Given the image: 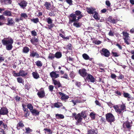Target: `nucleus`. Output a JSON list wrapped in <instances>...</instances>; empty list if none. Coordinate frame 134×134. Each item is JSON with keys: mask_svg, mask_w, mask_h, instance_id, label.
<instances>
[{"mask_svg": "<svg viewBox=\"0 0 134 134\" xmlns=\"http://www.w3.org/2000/svg\"><path fill=\"white\" fill-rule=\"evenodd\" d=\"M37 95L40 98H42L45 96V93L44 90L41 88L37 93Z\"/></svg>", "mask_w": 134, "mask_h": 134, "instance_id": "nucleus-9", "label": "nucleus"}, {"mask_svg": "<svg viewBox=\"0 0 134 134\" xmlns=\"http://www.w3.org/2000/svg\"><path fill=\"white\" fill-rule=\"evenodd\" d=\"M27 3L26 1L23 0L20 3H19L18 4L20 6L21 8L24 9L27 6Z\"/></svg>", "mask_w": 134, "mask_h": 134, "instance_id": "nucleus-16", "label": "nucleus"}, {"mask_svg": "<svg viewBox=\"0 0 134 134\" xmlns=\"http://www.w3.org/2000/svg\"><path fill=\"white\" fill-rule=\"evenodd\" d=\"M81 24V23L80 22H74L73 24V25L77 28L80 27Z\"/></svg>", "mask_w": 134, "mask_h": 134, "instance_id": "nucleus-35", "label": "nucleus"}, {"mask_svg": "<svg viewBox=\"0 0 134 134\" xmlns=\"http://www.w3.org/2000/svg\"><path fill=\"white\" fill-rule=\"evenodd\" d=\"M49 15L50 16H54L55 14L54 12H51L49 13Z\"/></svg>", "mask_w": 134, "mask_h": 134, "instance_id": "nucleus-63", "label": "nucleus"}, {"mask_svg": "<svg viewBox=\"0 0 134 134\" xmlns=\"http://www.w3.org/2000/svg\"><path fill=\"white\" fill-rule=\"evenodd\" d=\"M31 21L37 24L39 22V19L38 18L31 19Z\"/></svg>", "mask_w": 134, "mask_h": 134, "instance_id": "nucleus-40", "label": "nucleus"}, {"mask_svg": "<svg viewBox=\"0 0 134 134\" xmlns=\"http://www.w3.org/2000/svg\"><path fill=\"white\" fill-rule=\"evenodd\" d=\"M73 115L74 116V118L77 121L76 123V124L77 125H79L81 121L82 120V116L80 114H78L77 115H76V114L75 113H74L73 114Z\"/></svg>", "mask_w": 134, "mask_h": 134, "instance_id": "nucleus-6", "label": "nucleus"}, {"mask_svg": "<svg viewBox=\"0 0 134 134\" xmlns=\"http://www.w3.org/2000/svg\"><path fill=\"white\" fill-rule=\"evenodd\" d=\"M43 130L44 131V133L46 134H52L53 133L52 131L50 129L45 128Z\"/></svg>", "mask_w": 134, "mask_h": 134, "instance_id": "nucleus-23", "label": "nucleus"}, {"mask_svg": "<svg viewBox=\"0 0 134 134\" xmlns=\"http://www.w3.org/2000/svg\"><path fill=\"white\" fill-rule=\"evenodd\" d=\"M56 72V71H53L50 73V76L52 79H55L59 77V74H57Z\"/></svg>", "mask_w": 134, "mask_h": 134, "instance_id": "nucleus-14", "label": "nucleus"}, {"mask_svg": "<svg viewBox=\"0 0 134 134\" xmlns=\"http://www.w3.org/2000/svg\"><path fill=\"white\" fill-rule=\"evenodd\" d=\"M106 119L107 121L111 124L112 122L115 121V118L113 115L111 113H108L105 115Z\"/></svg>", "mask_w": 134, "mask_h": 134, "instance_id": "nucleus-3", "label": "nucleus"}, {"mask_svg": "<svg viewBox=\"0 0 134 134\" xmlns=\"http://www.w3.org/2000/svg\"><path fill=\"white\" fill-rule=\"evenodd\" d=\"M27 108L29 109L30 112L33 109V107L32 105L30 103H29L27 105Z\"/></svg>", "mask_w": 134, "mask_h": 134, "instance_id": "nucleus-39", "label": "nucleus"}, {"mask_svg": "<svg viewBox=\"0 0 134 134\" xmlns=\"http://www.w3.org/2000/svg\"><path fill=\"white\" fill-rule=\"evenodd\" d=\"M123 95L124 97L125 98H130L131 97V96L128 93H124Z\"/></svg>", "mask_w": 134, "mask_h": 134, "instance_id": "nucleus-44", "label": "nucleus"}, {"mask_svg": "<svg viewBox=\"0 0 134 134\" xmlns=\"http://www.w3.org/2000/svg\"><path fill=\"white\" fill-rule=\"evenodd\" d=\"M44 6L45 7L46 9L49 10L51 6V4L49 2H45Z\"/></svg>", "mask_w": 134, "mask_h": 134, "instance_id": "nucleus-22", "label": "nucleus"}, {"mask_svg": "<svg viewBox=\"0 0 134 134\" xmlns=\"http://www.w3.org/2000/svg\"><path fill=\"white\" fill-rule=\"evenodd\" d=\"M116 46H117L120 50H122V47L119 43H116L115 44Z\"/></svg>", "mask_w": 134, "mask_h": 134, "instance_id": "nucleus-52", "label": "nucleus"}, {"mask_svg": "<svg viewBox=\"0 0 134 134\" xmlns=\"http://www.w3.org/2000/svg\"><path fill=\"white\" fill-rule=\"evenodd\" d=\"M123 38L126 44L127 45L130 44V43L128 41V40L129 39L128 38Z\"/></svg>", "mask_w": 134, "mask_h": 134, "instance_id": "nucleus-53", "label": "nucleus"}, {"mask_svg": "<svg viewBox=\"0 0 134 134\" xmlns=\"http://www.w3.org/2000/svg\"><path fill=\"white\" fill-rule=\"evenodd\" d=\"M17 81L18 82L20 83H24V81L23 79L21 77H18L17 78Z\"/></svg>", "mask_w": 134, "mask_h": 134, "instance_id": "nucleus-43", "label": "nucleus"}, {"mask_svg": "<svg viewBox=\"0 0 134 134\" xmlns=\"http://www.w3.org/2000/svg\"><path fill=\"white\" fill-rule=\"evenodd\" d=\"M82 57L85 60L88 59L89 56L86 53H84L82 54Z\"/></svg>", "mask_w": 134, "mask_h": 134, "instance_id": "nucleus-42", "label": "nucleus"}, {"mask_svg": "<svg viewBox=\"0 0 134 134\" xmlns=\"http://www.w3.org/2000/svg\"><path fill=\"white\" fill-rule=\"evenodd\" d=\"M8 112L7 109L4 107L2 108L0 110V113L1 115H7Z\"/></svg>", "mask_w": 134, "mask_h": 134, "instance_id": "nucleus-13", "label": "nucleus"}, {"mask_svg": "<svg viewBox=\"0 0 134 134\" xmlns=\"http://www.w3.org/2000/svg\"><path fill=\"white\" fill-rule=\"evenodd\" d=\"M86 77L85 79V80L90 81L92 83H94L95 82V78L91 75L88 74Z\"/></svg>", "mask_w": 134, "mask_h": 134, "instance_id": "nucleus-11", "label": "nucleus"}, {"mask_svg": "<svg viewBox=\"0 0 134 134\" xmlns=\"http://www.w3.org/2000/svg\"><path fill=\"white\" fill-rule=\"evenodd\" d=\"M93 14L94 15L93 16L95 19L97 20H100V16L97 12L96 11Z\"/></svg>", "mask_w": 134, "mask_h": 134, "instance_id": "nucleus-21", "label": "nucleus"}, {"mask_svg": "<svg viewBox=\"0 0 134 134\" xmlns=\"http://www.w3.org/2000/svg\"><path fill=\"white\" fill-rule=\"evenodd\" d=\"M53 88L54 87L52 85H50L49 86V90L51 92L53 91Z\"/></svg>", "mask_w": 134, "mask_h": 134, "instance_id": "nucleus-62", "label": "nucleus"}, {"mask_svg": "<svg viewBox=\"0 0 134 134\" xmlns=\"http://www.w3.org/2000/svg\"><path fill=\"white\" fill-rule=\"evenodd\" d=\"M59 35L65 41H67L69 39L70 37L69 36H67L65 37L62 34H60Z\"/></svg>", "mask_w": 134, "mask_h": 134, "instance_id": "nucleus-33", "label": "nucleus"}, {"mask_svg": "<svg viewBox=\"0 0 134 134\" xmlns=\"http://www.w3.org/2000/svg\"><path fill=\"white\" fill-rule=\"evenodd\" d=\"M21 16L22 17H23L24 18H26L27 17V14L25 13H22L21 14Z\"/></svg>", "mask_w": 134, "mask_h": 134, "instance_id": "nucleus-54", "label": "nucleus"}, {"mask_svg": "<svg viewBox=\"0 0 134 134\" xmlns=\"http://www.w3.org/2000/svg\"><path fill=\"white\" fill-rule=\"evenodd\" d=\"M30 41L32 44L36 45V43L38 41V39L34 37L33 38L31 39Z\"/></svg>", "mask_w": 134, "mask_h": 134, "instance_id": "nucleus-25", "label": "nucleus"}, {"mask_svg": "<svg viewBox=\"0 0 134 134\" xmlns=\"http://www.w3.org/2000/svg\"><path fill=\"white\" fill-rule=\"evenodd\" d=\"M5 4L9 5L12 3V1L11 0H5Z\"/></svg>", "mask_w": 134, "mask_h": 134, "instance_id": "nucleus-46", "label": "nucleus"}, {"mask_svg": "<svg viewBox=\"0 0 134 134\" xmlns=\"http://www.w3.org/2000/svg\"><path fill=\"white\" fill-rule=\"evenodd\" d=\"M132 126V122H130L128 121H126L124 122L123 124V127L125 129L130 130L131 129Z\"/></svg>", "mask_w": 134, "mask_h": 134, "instance_id": "nucleus-5", "label": "nucleus"}, {"mask_svg": "<svg viewBox=\"0 0 134 134\" xmlns=\"http://www.w3.org/2000/svg\"><path fill=\"white\" fill-rule=\"evenodd\" d=\"M24 116L26 117H27L29 115L30 112L28 111H27L25 112H24Z\"/></svg>", "mask_w": 134, "mask_h": 134, "instance_id": "nucleus-50", "label": "nucleus"}, {"mask_svg": "<svg viewBox=\"0 0 134 134\" xmlns=\"http://www.w3.org/2000/svg\"><path fill=\"white\" fill-rule=\"evenodd\" d=\"M90 116L92 119H94L95 118V114L93 112H91L90 114Z\"/></svg>", "mask_w": 134, "mask_h": 134, "instance_id": "nucleus-48", "label": "nucleus"}, {"mask_svg": "<svg viewBox=\"0 0 134 134\" xmlns=\"http://www.w3.org/2000/svg\"><path fill=\"white\" fill-rule=\"evenodd\" d=\"M66 2L70 5H71L72 4V0H66Z\"/></svg>", "mask_w": 134, "mask_h": 134, "instance_id": "nucleus-64", "label": "nucleus"}, {"mask_svg": "<svg viewBox=\"0 0 134 134\" xmlns=\"http://www.w3.org/2000/svg\"><path fill=\"white\" fill-rule=\"evenodd\" d=\"M56 118L57 119H63L64 118V116L61 114H57L55 115Z\"/></svg>", "mask_w": 134, "mask_h": 134, "instance_id": "nucleus-31", "label": "nucleus"}, {"mask_svg": "<svg viewBox=\"0 0 134 134\" xmlns=\"http://www.w3.org/2000/svg\"><path fill=\"white\" fill-rule=\"evenodd\" d=\"M81 115L83 118H85L86 116V112L85 111H82L81 112Z\"/></svg>", "mask_w": 134, "mask_h": 134, "instance_id": "nucleus-51", "label": "nucleus"}, {"mask_svg": "<svg viewBox=\"0 0 134 134\" xmlns=\"http://www.w3.org/2000/svg\"><path fill=\"white\" fill-rule=\"evenodd\" d=\"M26 131L25 133L27 134L30 133L32 131V130L29 127H25Z\"/></svg>", "mask_w": 134, "mask_h": 134, "instance_id": "nucleus-37", "label": "nucleus"}, {"mask_svg": "<svg viewBox=\"0 0 134 134\" xmlns=\"http://www.w3.org/2000/svg\"><path fill=\"white\" fill-rule=\"evenodd\" d=\"M100 53L102 56L106 57H108L110 55V51L107 49L105 48H103L99 51Z\"/></svg>", "mask_w": 134, "mask_h": 134, "instance_id": "nucleus-4", "label": "nucleus"}, {"mask_svg": "<svg viewBox=\"0 0 134 134\" xmlns=\"http://www.w3.org/2000/svg\"><path fill=\"white\" fill-rule=\"evenodd\" d=\"M46 21L49 25H47L48 27H45L46 29L48 28L49 29L51 30L55 26L54 24L52 23L53 20L50 17L46 19Z\"/></svg>", "mask_w": 134, "mask_h": 134, "instance_id": "nucleus-7", "label": "nucleus"}, {"mask_svg": "<svg viewBox=\"0 0 134 134\" xmlns=\"http://www.w3.org/2000/svg\"><path fill=\"white\" fill-rule=\"evenodd\" d=\"M3 15L7 16H12V12L9 10H6L3 13Z\"/></svg>", "mask_w": 134, "mask_h": 134, "instance_id": "nucleus-20", "label": "nucleus"}, {"mask_svg": "<svg viewBox=\"0 0 134 134\" xmlns=\"http://www.w3.org/2000/svg\"><path fill=\"white\" fill-rule=\"evenodd\" d=\"M24 126V124L23 123V121H21L19 122L17 125V128L19 127H23Z\"/></svg>", "mask_w": 134, "mask_h": 134, "instance_id": "nucleus-36", "label": "nucleus"}, {"mask_svg": "<svg viewBox=\"0 0 134 134\" xmlns=\"http://www.w3.org/2000/svg\"><path fill=\"white\" fill-rule=\"evenodd\" d=\"M118 79L122 80L124 79V76L120 73L119 76L118 77Z\"/></svg>", "mask_w": 134, "mask_h": 134, "instance_id": "nucleus-60", "label": "nucleus"}, {"mask_svg": "<svg viewBox=\"0 0 134 134\" xmlns=\"http://www.w3.org/2000/svg\"><path fill=\"white\" fill-rule=\"evenodd\" d=\"M110 19L111 20V21H110V22L113 24H116L117 22V21L116 19H112L111 18H110Z\"/></svg>", "mask_w": 134, "mask_h": 134, "instance_id": "nucleus-55", "label": "nucleus"}, {"mask_svg": "<svg viewBox=\"0 0 134 134\" xmlns=\"http://www.w3.org/2000/svg\"><path fill=\"white\" fill-rule=\"evenodd\" d=\"M97 130L92 129L88 131V134H97Z\"/></svg>", "mask_w": 134, "mask_h": 134, "instance_id": "nucleus-32", "label": "nucleus"}, {"mask_svg": "<svg viewBox=\"0 0 134 134\" xmlns=\"http://www.w3.org/2000/svg\"><path fill=\"white\" fill-rule=\"evenodd\" d=\"M108 35L110 36H114V32L110 30Z\"/></svg>", "mask_w": 134, "mask_h": 134, "instance_id": "nucleus-61", "label": "nucleus"}, {"mask_svg": "<svg viewBox=\"0 0 134 134\" xmlns=\"http://www.w3.org/2000/svg\"><path fill=\"white\" fill-rule=\"evenodd\" d=\"M55 57V55L51 53H50L48 56V58L51 60L53 59Z\"/></svg>", "mask_w": 134, "mask_h": 134, "instance_id": "nucleus-41", "label": "nucleus"}, {"mask_svg": "<svg viewBox=\"0 0 134 134\" xmlns=\"http://www.w3.org/2000/svg\"><path fill=\"white\" fill-rule=\"evenodd\" d=\"M7 23L6 24L8 25L12 26L15 24V22L12 18H8L7 19Z\"/></svg>", "mask_w": 134, "mask_h": 134, "instance_id": "nucleus-18", "label": "nucleus"}, {"mask_svg": "<svg viewBox=\"0 0 134 134\" xmlns=\"http://www.w3.org/2000/svg\"><path fill=\"white\" fill-rule=\"evenodd\" d=\"M31 34L33 36H36L37 35L36 32L35 30H33L31 31Z\"/></svg>", "mask_w": 134, "mask_h": 134, "instance_id": "nucleus-56", "label": "nucleus"}, {"mask_svg": "<svg viewBox=\"0 0 134 134\" xmlns=\"http://www.w3.org/2000/svg\"><path fill=\"white\" fill-rule=\"evenodd\" d=\"M30 49L27 47H25L23 48V52L24 53L27 54L29 52Z\"/></svg>", "mask_w": 134, "mask_h": 134, "instance_id": "nucleus-29", "label": "nucleus"}, {"mask_svg": "<svg viewBox=\"0 0 134 134\" xmlns=\"http://www.w3.org/2000/svg\"><path fill=\"white\" fill-rule=\"evenodd\" d=\"M62 54L60 52H57L55 54V57L57 59H59L62 57Z\"/></svg>", "mask_w": 134, "mask_h": 134, "instance_id": "nucleus-27", "label": "nucleus"}, {"mask_svg": "<svg viewBox=\"0 0 134 134\" xmlns=\"http://www.w3.org/2000/svg\"><path fill=\"white\" fill-rule=\"evenodd\" d=\"M12 74L15 77L20 76L19 72L18 73H16L15 71H13L12 72Z\"/></svg>", "mask_w": 134, "mask_h": 134, "instance_id": "nucleus-47", "label": "nucleus"}, {"mask_svg": "<svg viewBox=\"0 0 134 134\" xmlns=\"http://www.w3.org/2000/svg\"><path fill=\"white\" fill-rule=\"evenodd\" d=\"M61 96V99L62 100H65L69 98V96L65 94L60 92L58 93Z\"/></svg>", "mask_w": 134, "mask_h": 134, "instance_id": "nucleus-15", "label": "nucleus"}, {"mask_svg": "<svg viewBox=\"0 0 134 134\" xmlns=\"http://www.w3.org/2000/svg\"><path fill=\"white\" fill-rule=\"evenodd\" d=\"M113 108L116 112L120 114H122L126 109V107L123 103L121 105H114L113 106Z\"/></svg>", "mask_w": 134, "mask_h": 134, "instance_id": "nucleus-2", "label": "nucleus"}, {"mask_svg": "<svg viewBox=\"0 0 134 134\" xmlns=\"http://www.w3.org/2000/svg\"><path fill=\"white\" fill-rule=\"evenodd\" d=\"M0 127H3L4 129L7 128V124L3 123L2 121H0Z\"/></svg>", "mask_w": 134, "mask_h": 134, "instance_id": "nucleus-30", "label": "nucleus"}, {"mask_svg": "<svg viewBox=\"0 0 134 134\" xmlns=\"http://www.w3.org/2000/svg\"><path fill=\"white\" fill-rule=\"evenodd\" d=\"M67 48L69 50H72V47L71 46V45L70 44H69L67 45L66 46Z\"/></svg>", "mask_w": 134, "mask_h": 134, "instance_id": "nucleus-57", "label": "nucleus"}, {"mask_svg": "<svg viewBox=\"0 0 134 134\" xmlns=\"http://www.w3.org/2000/svg\"><path fill=\"white\" fill-rule=\"evenodd\" d=\"M68 16L70 22L72 23L75 21L77 18L76 14L72 13L70 14Z\"/></svg>", "mask_w": 134, "mask_h": 134, "instance_id": "nucleus-12", "label": "nucleus"}, {"mask_svg": "<svg viewBox=\"0 0 134 134\" xmlns=\"http://www.w3.org/2000/svg\"><path fill=\"white\" fill-rule=\"evenodd\" d=\"M78 73L82 77L85 78L88 74L87 70L84 68L79 69L78 71Z\"/></svg>", "mask_w": 134, "mask_h": 134, "instance_id": "nucleus-8", "label": "nucleus"}, {"mask_svg": "<svg viewBox=\"0 0 134 134\" xmlns=\"http://www.w3.org/2000/svg\"><path fill=\"white\" fill-rule=\"evenodd\" d=\"M2 41L3 44L6 46V49L10 51L12 49L13 47L12 44L13 42V40L12 38L8 39L5 38L2 40Z\"/></svg>", "mask_w": 134, "mask_h": 134, "instance_id": "nucleus-1", "label": "nucleus"}, {"mask_svg": "<svg viewBox=\"0 0 134 134\" xmlns=\"http://www.w3.org/2000/svg\"><path fill=\"white\" fill-rule=\"evenodd\" d=\"M35 63L36 65L38 67H41L43 65L42 62L40 60H38Z\"/></svg>", "mask_w": 134, "mask_h": 134, "instance_id": "nucleus-38", "label": "nucleus"}, {"mask_svg": "<svg viewBox=\"0 0 134 134\" xmlns=\"http://www.w3.org/2000/svg\"><path fill=\"white\" fill-rule=\"evenodd\" d=\"M122 34L123 36L125 37L124 38H128L129 37V34L126 32L123 31Z\"/></svg>", "mask_w": 134, "mask_h": 134, "instance_id": "nucleus-45", "label": "nucleus"}, {"mask_svg": "<svg viewBox=\"0 0 134 134\" xmlns=\"http://www.w3.org/2000/svg\"><path fill=\"white\" fill-rule=\"evenodd\" d=\"M111 54L113 56L116 57H118L120 55V54L117 52L114 51V50H112L111 51Z\"/></svg>", "mask_w": 134, "mask_h": 134, "instance_id": "nucleus-34", "label": "nucleus"}, {"mask_svg": "<svg viewBox=\"0 0 134 134\" xmlns=\"http://www.w3.org/2000/svg\"><path fill=\"white\" fill-rule=\"evenodd\" d=\"M32 75L34 78L36 79H37L40 77L39 74L36 71L33 72Z\"/></svg>", "mask_w": 134, "mask_h": 134, "instance_id": "nucleus-24", "label": "nucleus"}, {"mask_svg": "<svg viewBox=\"0 0 134 134\" xmlns=\"http://www.w3.org/2000/svg\"><path fill=\"white\" fill-rule=\"evenodd\" d=\"M105 4L108 7H110L111 3L108 0L106 1L105 2Z\"/></svg>", "mask_w": 134, "mask_h": 134, "instance_id": "nucleus-59", "label": "nucleus"}, {"mask_svg": "<svg viewBox=\"0 0 134 134\" xmlns=\"http://www.w3.org/2000/svg\"><path fill=\"white\" fill-rule=\"evenodd\" d=\"M86 10L88 13L90 14H93L96 11V8L93 7H87L86 8Z\"/></svg>", "mask_w": 134, "mask_h": 134, "instance_id": "nucleus-10", "label": "nucleus"}, {"mask_svg": "<svg viewBox=\"0 0 134 134\" xmlns=\"http://www.w3.org/2000/svg\"><path fill=\"white\" fill-rule=\"evenodd\" d=\"M5 19V18L3 15H0V21H1L2 20H4Z\"/></svg>", "mask_w": 134, "mask_h": 134, "instance_id": "nucleus-58", "label": "nucleus"}, {"mask_svg": "<svg viewBox=\"0 0 134 134\" xmlns=\"http://www.w3.org/2000/svg\"><path fill=\"white\" fill-rule=\"evenodd\" d=\"M62 106L63 104L62 103L58 102L54 104V107L58 108H60Z\"/></svg>", "mask_w": 134, "mask_h": 134, "instance_id": "nucleus-28", "label": "nucleus"}, {"mask_svg": "<svg viewBox=\"0 0 134 134\" xmlns=\"http://www.w3.org/2000/svg\"><path fill=\"white\" fill-rule=\"evenodd\" d=\"M31 112L33 115L36 116L38 115L40 113L39 111L36 109H33Z\"/></svg>", "mask_w": 134, "mask_h": 134, "instance_id": "nucleus-26", "label": "nucleus"}, {"mask_svg": "<svg viewBox=\"0 0 134 134\" xmlns=\"http://www.w3.org/2000/svg\"><path fill=\"white\" fill-rule=\"evenodd\" d=\"M81 12L79 10H76L75 12V14L76 15L79 16L81 14Z\"/></svg>", "mask_w": 134, "mask_h": 134, "instance_id": "nucleus-49", "label": "nucleus"}, {"mask_svg": "<svg viewBox=\"0 0 134 134\" xmlns=\"http://www.w3.org/2000/svg\"><path fill=\"white\" fill-rule=\"evenodd\" d=\"M30 56L32 57H34L36 56V58H37L41 57L38 53L36 52H34V51H32L30 52Z\"/></svg>", "mask_w": 134, "mask_h": 134, "instance_id": "nucleus-17", "label": "nucleus"}, {"mask_svg": "<svg viewBox=\"0 0 134 134\" xmlns=\"http://www.w3.org/2000/svg\"><path fill=\"white\" fill-rule=\"evenodd\" d=\"M20 76L25 77L27 75V73L26 71L20 70L19 71Z\"/></svg>", "mask_w": 134, "mask_h": 134, "instance_id": "nucleus-19", "label": "nucleus"}]
</instances>
